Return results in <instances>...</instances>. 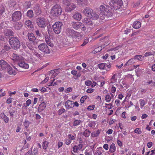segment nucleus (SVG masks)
I'll return each instance as SVG.
<instances>
[{"instance_id": "f257e3e1", "label": "nucleus", "mask_w": 155, "mask_h": 155, "mask_svg": "<svg viewBox=\"0 0 155 155\" xmlns=\"http://www.w3.org/2000/svg\"><path fill=\"white\" fill-rule=\"evenodd\" d=\"M101 13L99 15L98 18L100 22L104 20L105 18H108L112 17L114 14V9L111 7L105 5H102L100 6Z\"/></svg>"}, {"instance_id": "f03ea898", "label": "nucleus", "mask_w": 155, "mask_h": 155, "mask_svg": "<svg viewBox=\"0 0 155 155\" xmlns=\"http://www.w3.org/2000/svg\"><path fill=\"white\" fill-rule=\"evenodd\" d=\"M110 5L114 9L118 10L119 12L122 11V6L123 5V2L122 0H115L112 2L111 1L109 2Z\"/></svg>"}, {"instance_id": "7ed1b4c3", "label": "nucleus", "mask_w": 155, "mask_h": 155, "mask_svg": "<svg viewBox=\"0 0 155 155\" xmlns=\"http://www.w3.org/2000/svg\"><path fill=\"white\" fill-rule=\"evenodd\" d=\"M9 42L12 48L16 50L20 47V41L17 37H12L9 38Z\"/></svg>"}, {"instance_id": "20e7f679", "label": "nucleus", "mask_w": 155, "mask_h": 155, "mask_svg": "<svg viewBox=\"0 0 155 155\" xmlns=\"http://www.w3.org/2000/svg\"><path fill=\"white\" fill-rule=\"evenodd\" d=\"M62 12V10L60 5L56 4L52 7L51 13L54 16H58L61 15Z\"/></svg>"}, {"instance_id": "39448f33", "label": "nucleus", "mask_w": 155, "mask_h": 155, "mask_svg": "<svg viewBox=\"0 0 155 155\" xmlns=\"http://www.w3.org/2000/svg\"><path fill=\"white\" fill-rule=\"evenodd\" d=\"M101 45L97 47V52L100 51L103 48L109 44V38L108 37H104L100 40Z\"/></svg>"}, {"instance_id": "423d86ee", "label": "nucleus", "mask_w": 155, "mask_h": 155, "mask_svg": "<svg viewBox=\"0 0 155 155\" xmlns=\"http://www.w3.org/2000/svg\"><path fill=\"white\" fill-rule=\"evenodd\" d=\"M63 23L61 21L56 22L52 26V28L54 33L57 34H59L61 32Z\"/></svg>"}, {"instance_id": "0eeeda50", "label": "nucleus", "mask_w": 155, "mask_h": 155, "mask_svg": "<svg viewBox=\"0 0 155 155\" xmlns=\"http://www.w3.org/2000/svg\"><path fill=\"white\" fill-rule=\"evenodd\" d=\"M22 17V14L20 11H16L14 12L12 15V21L16 22L20 20Z\"/></svg>"}, {"instance_id": "6e6552de", "label": "nucleus", "mask_w": 155, "mask_h": 155, "mask_svg": "<svg viewBox=\"0 0 155 155\" xmlns=\"http://www.w3.org/2000/svg\"><path fill=\"white\" fill-rule=\"evenodd\" d=\"M71 24L73 28L76 30L81 29L82 31H84L86 29L85 26L81 22L74 21Z\"/></svg>"}, {"instance_id": "1a4fd4ad", "label": "nucleus", "mask_w": 155, "mask_h": 155, "mask_svg": "<svg viewBox=\"0 0 155 155\" xmlns=\"http://www.w3.org/2000/svg\"><path fill=\"white\" fill-rule=\"evenodd\" d=\"M39 49L42 52L46 54H49L51 51L46 44L43 43L39 45L38 46Z\"/></svg>"}, {"instance_id": "9d476101", "label": "nucleus", "mask_w": 155, "mask_h": 155, "mask_svg": "<svg viewBox=\"0 0 155 155\" xmlns=\"http://www.w3.org/2000/svg\"><path fill=\"white\" fill-rule=\"evenodd\" d=\"M83 13L85 16L92 18L95 16V13L94 12L93 10L90 8L87 7L83 10Z\"/></svg>"}, {"instance_id": "9b49d317", "label": "nucleus", "mask_w": 155, "mask_h": 155, "mask_svg": "<svg viewBox=\"0 0 155 155\" xmlns=\"http://www.w3.org/2000/svg\"><path fill=\"white\" fill-rule=\"evenodd\" d=\"M36 21L37 25L41 28H44L46 26V21L44 18H38L36 19Z\"/></svg>"}, {"instance_id": "f8f14e48", "label": "nucleus", "mask_w": 155, "mask_h": 155, "mask_svg": "<svg viewBox=\"0 0 155 155\" xmlns=\"http://www.w3.org/2000/svg\"><path fill=\"white\" fill-rule=\"evenodd\" d=\"M82 22L86 25L88 26L90 28H92L94 26V22L91 19L87 18H85L82 20Z\"/></svg>"}, {"instance_id": "ddd939ff", "label": "nucleus", "mask_w": 155, "mask_h": 155, "mask_svg": "<svg viewBox=\"0 0 155 155\" xmlns=\"http://www.w3.org/2000/svg\"><path fill=\"white\" fill-rule=\"evenodd\" d=\"M12 60L14 62H18L23 60V58L21 56L16 54L13 53L12 55Z\"/></svg>"}, {"instance_id": "4468645a", "label": "nucleus", "mask_w": 155, "mask_h": 155, "mask_svg": "<svg viewBox=\"0 0 155 155\" xmlns=\"http://www.w3.org/2000/svg\"><path fill=\"white\" fill-rule=\"evenodd\" d=\"M75 31H74L72 29L68 28L66 30V34L70 38H72L74 36V34Z\"/></svg>"}, {"instance_id": "2eb2a0df", "label": "nucleus", "mask_w": 155, "mask_h": 155, "mask_svg": "<svg viewBox=\"0 0 155 155\" xmlns=\"http://www.w3.org/2000/svg\"><path fill=\"white\" fill-rule=\"evenodd\" d=\"M28 37L29 40L34 44L37 43V40L36 39V38L34 34L32 33H28Z\"/></svg>"}, {"instance_id": "dca6fc26", "label": "nucleus", "mask_w": 155, "mask_h": 155, "mask_svg": "<svg viewBox=\"0 0 155 155\" xmlns=\"http://www.w3.org/2000/svg\"><path fill=\"white\" fill-rule=\"evenodd\" d=\"M66 5L65 8L66 11L68 12H71L74 10L76 7V5L72 3H70L69 4Z\"/></svg>"}, {"instance_id": "f3484780", "label": "nucleus", "mask_w": 155, "mask_h": 155, "mask_svg": "<svg viewBox=\"0 0 155 155\" xmlns=\"http://www.w3.org/2000/svg\"><path fill=\"white\" fill-rule=\"evenodd\" d=\"M83 146V144L81 143H80L77 145H74L72 151L74 153H77L79 151L82 149Z\"/></svg>"}, {"instance_id": "a211bd4d", "label": "nucleus", "mask_w": 155, "mask_h": 155, "mask_svg": "<svg viewBox=\"0 0 155 155\" xmlns=\"http://www.w3.org/2000/svg\"><path fill=\"white\" fill-rule=\"evenodd\" d=\"M83 35L81 33L75 31L73 39L74 41H78L81 39Z\"/></svg>"}, {"instance_id": "6ab92c4d", "label": "nucleus", "mask_w": 155, "mask_h": 155, "mask_svg": "<svg viewBox=\"0 0 155 155\" xmlns=\"http://www.w3.org/2000/svg\"><path fill=\"white\" fill-rule=\"evenodd\" d=\"M0 65L3 70H4L6 68H8L9 65L5 61L3 60H1L0 61Z\"/></svg>"}, {"instance_id": "aec40b11", "label": "nucleus", "mask_w": 155, "mask_h": 155, "mask_svg": "<svg viewBox=\"0 0 155 155\" xmlns=\"http://www.w3.org/2000/svg\"><path fill=\"white\" fill-rule=\"evenodd\" d=\"M18 64L20 67L24 69H27L29 68V65L23 60L21 61L18 63Z\"/></svg>"}, {"instance_id": "412c9836", "label": "nucleus", "mask_w": 155, "mask_h": 155, "mask_svg": "<svg viewBox=\"0 0 155 155\" xmlns=\"http://www.w3.org/2000/svg\"><path fill=\"white\" fill-rule=\"evenodd\" d=\"M65 107L66 109H70L74 107L73 101L67 100L65 103Z\"/></svg>"}, {"instance_id": "4be33fe9", "label": "nucleus", "mask_w": 155, "mask_h": 155, "mask_svg": "<svg viewBox=\"0 0 155 155\" xmlns=\"http://www.w3.org/2000/svg\"><path fill=\"white\" fill-rule=\"evenodd\" d=\"M45 41L46 43L51 47H52L54 46V44L52 42L50 38L49 37L48 35H45Z\"/></svg>"}, {"instance_id": "5701e85b", "label": "nucleus", "mask_w": 155, "mask_h": 155, "mask_svg": "<svg viewBox=\"0 0 155 155\" xmlns=\"http://www.w3.org/2000/svg\"><path fill=\"white\" fill-rule=\"evenodd\" d=\"M7 70L8 74L10 75H15L17 74L16 71L14 69H13L10 65L8 68Z\"/></svg>"}, {"instance_id": "b1692460", "label": "nucleus", "mask_w": 155, "mask_h": 155, "mask_svg": "<svg viewBox=\"0 0 155 155\" xmlns=\"http://www.w3.org/2000/svg\"><path fill=\"white\" fill-rule=\"evenodd\" d=\"M111 87L110 88V92L111 97H113L114 96V94L116 91V88L114 85H111Z\"/></svg>"}, {"instance_id": "393cba45", "label": "nucleus", "mask_w": 155, "mask_h": 155, "mask_svg": "<svg viewBox=\"0 0 155 155\" xmlns=\"http://www.w3.org/2000/svg\"><path fill=\"white\" fill-rule=\"evenodd\" d=\"M46 104L45 102H42L40 105H39L38 107V111L39 112H41L44 110L46 107Z\"/></svg>"}, {"instance_id": "a878e982", "label": "nucleus", "mask_w": 155, "mask_h": 155, "mask_svg": "<svg viewBox=\"0 0 155 155\" xmlns=\"http://www.w3.org/2000/svg\"><path fill=\"white\" fill-rule=\"evenodd\" d=\"M73 18L75 20L80 21L81 19L82 16L81 13L79 12L75 13L73 15Z\"/></svg>"}, {"instance_id": "bb28decb", "label": "nucleus", "mask_w": 155, "mask_h": 155, "mask_svg": "<svg viewBox=\"0 0 155 155\" xmlns=\"http://www.w3.org/2000/svg\"><path fill=\"white\" fill-rule=\"evenodd\" d=\"M94 84H92V82L90 80L86 81L85 82V84L86 86H90L91 85L92 87H94L96 85V83L95 82H93Z\"/></svg>"}, {"instance_id": "cd10ccee", "label": "nucleus", "mask_w": 155, "mask_h": 155, "mask_svg": "<svg viewBox=\"0 0 155 155\" xmlns=\"http://www.w3.org/2000/svg\"><path fill=\"white\" fill-rule=\"evenodd\" d=\"M141 27V23L138 21H135L134 22L133 27L135 29H138Z\"/></svg>"}, {"instance_id": "c85d7f7f", "label": "nucleus", "mask_w": 155, "mask_h": 155, "mask_svg": "<svg viewBox=\"0 0 155 155\" xmlns=\"http://www.w3.org/2000/svg\"><path fill=\"white\" fill-rule=\"evenodd\" d=\"M117 74H113L110 79V83L111 84H114L117 81Z\"/></svg>"}, {"instance_id": "c756f323", "label": "nucleus", "mask_w": 155, "mask_h": 155, "mask_svg": "<svg viewBox=\"0 0 155 155\" xmlns=\"http://www.w3.org/2000/svg\"><path fill=\"white\" fill-rule=\"evenodd\" d=\"M25 24L29 28H32L33 26L32 24V22L29 20L25 21Z\"/></svg>"}, {"instance_id": "7c9ffc66", "label": "nucleus", "mask_w": 155, "mask_h": 155, "mask_svg": "<svg viewBox=\"0 0 155 155\" xmlns=\"http://www.w3.org/2000/svg\"><path fill=\"white\" fill-rule=\"evenodd\" d=\"M68 136V138L71 140H74L76 138V135L74 133H73V134H69Z\"/></svg>"}, {"instance_id": "2f4dec72", "label": "nucleus", "mask_w": 155, "mask_h": 155, "mask_svg": "<svg viewBox=\"0 0 155 155\" xmlns=\"http://www.w3.org/2000/svg\"><path fill=\"white\" fill-rule=\"evenodd\" d=\"M1 117L6 123H7L8 122L9 119L4 113L1 114Z\"/></svg>"}, {"instance_id": "473e14b6", "label": "nucleus", "mask_w": 155, "mask_h": 155, "mask_svg": "<svg viewBox=\"0 0 155 155\" xmlns=\"http://www.w3.org/2000/svg\"><path fill=\"white\" fill-rule=\"evenodd\" d=\"M116 150V147L114 143H112L110 146L109 151L111 153L114 152Z\"/></svg>"}, {"instance_id": "72a5a7b5", "label": "nucleus", "mask_w": 155, "mask_h": 155, "mask_svg": "<svg viewBox=\"0 0 155 155\" xmlns=\"http://www.w3.org/2000/svg\"><path fill=\"white\" fill-rule=\"evenodd\" d=\"M87 0H77V3L82 5V6H84L87 5Z\"/></svg>"}, {"instance_id": "f704fd0d", "label": "nucleus", "mask_w": 155, "mask_h": 155, "mask_svg": "<svg viewBox=\"0 0 155 155\" xmlns=\"http://www.w3.org/2000/svg\"><path fill=\"white\" fill-rule=\"evenodd\" d=\"M5 8L2 5L0 6V16H2L3 17L5 16L3 14L5 13Z\"/></svg>"}, {"instance_id": "c9c22d12", "label": "nucleus", "mask_w": 155, "mask_h": 155, "mask_svg": "<svg viewBox=\"0 0 155 155\" xmlns=\"http://www.w3.org/2000/svg\"><path fill=\"white\" fill-rule=\"evenodd\" d=\"M135 59H137L140 61H142L144 60V56L141 55H135L134 58Z\"/></svg>"}, {"instance_id": "e433bc0d", "label": "nucleus", "mask_w": 155, "mask_h": 155, "mask_svg": "<svg viewBox=\"0 0 155 155\" xmlns=\"http://www.w3.org/2000/svg\"><path fill=\"white\" fill-rule=\"evenodd\" d=\"M134 58H131L129 60L124 66H126L127 65H130L134 62Z\"/></svg>"}, {"instance_id": "4c0bfd02", "label": "nucleus", "mask_w": 155, "mask_h": 155, "mask_svg": "<svg viewBox=\"0 0 155 155\" xmlns=\"http://www.w3.org/2000/svg\"><path fill=\"white\" fill-rule=\"evenodd\" d=\"M27 15L28 17L32 18L34 16L33 12L32 10H29L27 12Z\"/></svg>"}, {"instance_id": "58836bf2", "label": "nucleus", "mask_w": 155, "mask_h": 155, "mask_svg": "<svg viewBox=\"0 0 155 155\" xmlns=\"http://www.w3.org/2000/svg\"><path fill=\"white\" fill-rule=\"evenodd\" d=\"M98 67L101 69L103 70L105 68L106 64L105 63H102L97 65Z\"/></svg>"}, {"instance_id": "ea45409f", "label": "nucleus", "mask_w": 155, "mask_h": 155, "mask_svg": "<svg viewBox=\"0 0 155 155\" xmlns=\"http://www.w3.org/2000/svg\"><path fill=\"white\" fill-rule=\"evenodd\" d=\"M6 35L8 36H12L14 35L13 32L11 30H7L6 32L5 33Z\"/></svg>"}, {"instance_id": "a19ab883", "label": "nucleus", "mask_w": 155, "mask_h": 155, "mask_svg": "<svg viewBox=\"0 0 155 155\" xmlns=\"http://www.w3.org/2000/svg\"><path fill=\"white\" fill-rule=\"evenodd\" d=\"M85 155H91L92 154V150L91 149H86L84 153Z\"/></svg>"}, {"instance_id": "79ce46f5", "label": "nucleus", "mask_w": 155, "mask_h": 155, "mask_svg": "<svg viewBox=\"0 0 155 155\" xmlns=\"http://www.w3.org/2000/svg\"><path fill=\"white\" fill-rule=\"evenodd\" d=\"M81 121L80 120H75L73 123V125L74 126H77L80 124L81 123Z\"/></svg>"}, {"instance_id": "37998d69", "label": "nucleus", "mask_w": 155, "mask_h": 155, "mask_svg": "<svg viewBox=\"0 0 155 155\" xmlns=\"http://www.w3.org/2000/svg\"><path fill=\"white\" fill-rule=\"evenodd\" d=\"M91 132L88 130L86 129L83 133V135L87 137L89 136Z\"/></svg>"}, {"instance_id": "c03bdc74", "label": "nucleus", "mask_w": 155, "mask_h": 155, "mask_svg": "<svg viewBox=\"0 0 155 155\" xmlns=\"http://www.w3.org/2000/svg\"><path fill=\"white\" fill-rule=\"evenodd\" d=\"M139 102H140V108L142 109L146 104L145 102V101L142 99L139 100Z\"/></svg>"}, {"instance_id": "a18cd8bd", "label": "nucleus", "mask_w": 155, "mask_h": 155, "mask_svg": "<svg viewBox=\"0 0 155 155\" xmlns=\"http://www.w3.org/2000/svg\"><path fill=\"white\" fill-rule=\"evenodd\" d=\"M49 143L46 141H45L43 142L42 144L43 148L45 150H46L48 148Z\"/></svg>"}, {"instance_id": "49530a36", "label": "nucleus", "mask_w": 155, "mask_h": 155, "mask_svg": "<svg viewBox=\"0 0 155 155\" xmlns=\"http://www.w3.org/2000/svg\"><path fill=\"white\" fill-rule=\"evenodd\" d=\"M22 26V25L21 22H18L15 25V29L17 30H19Z\"/></svg>"}, {"instance_id": "de8ad7c7", "label": "nucleus", "mask_w": 155, "mask_h": 155, "mask_svg": "<svg viewBox=\"0 0 155 155\" xmlns=\"http://www.w3.org/2000/svg\"><path fill=\"white\" fill-rule=\"evenodd\" d=\"M105 100L107 102H110L111 100V97L109 94H107L105 97Z\"/></svg>"}, {"instance_id": "09e8293b", "label": "nucleus", "mask_w": 155, "mask_h": 155, "mask_svg": "<svg viewBox=\"0 0 155 155\" xmlns=\"http://www.w3.org/2000/svg\"><path fill=\"white\" fill-rule=\"evenodd\" d=\"M4 50L6 51H8L11 49L10 47L8 45H5L3 47Z\"/></svg>"}, {"instance_id": "8fccbe9b", "label": "nucleus", "mask_w": 155, "mask_h": 155, "mask_svg": "<svg viewBox=\"0 0 155 155\" xmlns=\"http://www.w3.org/2000/svg\"><path fill=\"white\" fill-rule=\"evenodd\" d=\"M135 133L138 134H140L142 133V130L140 128H136L134 130Z\"/></svg>"}, {"instance_id": "3c124183", "label": "nucleus", "mask_w": 155, "mask_h": 155, "mask_svg": "<svg viewBox=\"0 0 155 155\" xmlns=\"http://www.w3.org/2000/svg\"><path fill=\"white\" fill-rule=\"evenodd\" d=\"M29 122L28 120H26L24 122V124L25 127L26 128H27L29 126Z\"/></svg>"}, {"instance_id": "603ef678", "label": "nucleus", "mask_w": 155, "mask_h": 155, "mask_svg": "<svg viewBox=\"0 0 155 155\" xmlns=\"http://www.w3.org/2000/svg\"><path fill=\"white\" fill-rule=\"evenodd\" d=\"M0 93H1L0 94V97H2L3 96H4L6 94V93H5V91H4L2 89H1L0 90Z\"/></svg>"}, {"instance_id": "864d4df0", "label": "nucleus", "mask_w": 155, "mask_h": 155, "mask_svg": "<svg viewBox=\"0 0 155 155\" xmlns=\"http://www.w3.org/2000/svg\"><path fill=\"white\" fill-rule=\"evenodd\" d=\"M87 98V96H83L80 99V102L81 103H83L84 102V101Z\"/></svg>"}, {"instance_id": "5fc2aeb1", "label": "nucleus", "mask_w": 155, "mask_h": 155, "mask_svg": "<svg viewBox=\"0 0 155 155\" xmlns=\"http://www.w3.org/2000/svg\"><path fill=\"white\" fill-rule=\"evenodd\" d=\"M71 0H62L63 4L65 5H67L71 2Z\"/></svg>"}, {"instance_id": "6e6d98bb", "label": "nucleus", "mask_w": 155, "mask_h": 155, "mask_svg": "<svg viewBox=\"0 0 155 155\" xmlns=\"http://www.w3.org/2000/svg\"><path fill=\"white\" fill-rule=\"evenodd\" d=\"M65 110L64 108L60 109L58 111V114L59 115H60L63 113L65 112Z\"/></svg>"}, {"instance_id": "4d7b16f0", "label": "nucleus", "mask_w": 155, "mask_h": 155, "mask_svg": "<svg viewBox=\"0 0 155 155\" xmlns=\"http://www.w3.org/2000/svg\"><path fill=\"white\" fill-rule=\"evenodd\" d=\"M120 101L118 99H116L115 101V106H116L117 107L119 106L120 105Z\"/></svg>"}, {"instance_id": "13d9d810", "label": "nucleus", "mask_w": 155, "mask_h": 155, "mask_svg": "<svg viewBox=\"0 0 155 155\" xmlns=\"http://www.w3.org/2000/svg\"><path fill=\"white\" fill-rule=\"evenodd\" d=\"M106 107L108 109H111L112 107V104L111 103H110L109 104H105Z\"/></svg>"}, {"instance_id": "bf43d9fd", "label": "nucleus", "mask_w": 155, "mask_h": 155, "mask_svg": "<svg viewBox=\"0 0 155 155\" xmlns=\"http://www.w3.org/2000/svg\"><path fill=\"white\" fill-rule=\"evenodd\" d=\"M94 107L95 106L94 105H90L87 107V109L88 110H91L94 109Z\"/></svg>"}, {"instance_id": "052dcab7", "label": "nucleus", "mask_w": 155, "mask_h": 155, "mask_svg": "<svg viewBox=\"0 0 155 155\" xmlns=\"http://www.w3.org/2000/svg\"><path fill=\"white\" fill-rule=\"evenodd\" d=\"M71 142V140L68 138L65 140V143L67 145H69Z\"/></svg>"}, {"instance_id": "680f3d73", "label": "nucleus", "mask_w": 155, "mask_h": 155, "mask_svg": "<svg viewBox=\"0 0 155 155\" xmlns=\"http://www.w3.org/2000/svg\"><path fill=\"white\" fill-rule=\"evenodd\" d=\"M37 8H34V10H35V11L36 12V14L37 15L40 14L41 13V11L39 9V8H38L37 9Z\"/></svg>"}, {"instance_id": "e2e57ef3", "label": "nucleus", "mask_w": 155, "mask_h": 155, "mask_svg": "<svg viewBox=\"0 0 155 155\" xmlns=\"http://www.w3.org/2000/svg\"><path fill=\"white\" fill-rule=\"evenodd\" d=\"M111 67V65L110 64H108L107 65H106V66H105V69L107 71H109L110 70V68Z\"/></svg>"}, {"instance_id": "0e129e2a", "label": "nucleus", "mask_w": 155, "mask_h": 155, "mask_svg": "<svg viewBox=\"0 0 155 155\" xmlns=\"http://www.w3.org/2000/svg\"><path fill=\"white\" fill-rule=\"evenodd\" d=\"M154 53L152 54V53L151 52H146L144 54V56L145 57H147L149 56H151L153 54H154Z\"/></svg>"}, {"instance_id": "69168bd1", "label": "nucleus", "mask_w": 155, "mask_h": 155, "mask_svg": "<svg viewBox=\"0 0 155 155\" xmlns=\"http://www.w3.org/2000/svg\"><path fill=\"white\" fill-rule=\"evenodd\" d=\"M57 145L58 148L59 149V148L61 147L63 145V143L62 142L58 141V143Z\"/></svg>"}, {"instance_id": "338daca9", "label": "nucleus", "mask_w": 155, "mask_h": 155, "mask_svg": "<svg viewBox=\"0 0 155 155\" xmlns=\"http://www.w3.org/2000/svg\"><path fill=\"white\" fill-rule=\"evenodd\" d=\"M72 89L71 87L68 88L66 90H65V92L66 93H69L72 91Z\"/></svg>"}, {"instance_id": "774afa93", "label": "nucleus", "mask_w": 155, "mask_h": 155, "mask_svg": "<svg viewBox=\"0 0 155 155\" xmlns=\"http://www.w3.org/2000/svg\"><path fill=\"white\" fill-rule=\"evenodd\" d=\"M124 96L122 94H119L117 98L119 100H122L124 97Z\"/></svg>"}]
</instances>
